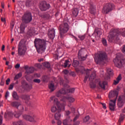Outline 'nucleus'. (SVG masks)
I'll return each instance as SVG.
<instances>
[{"instance_id":"61","label":"nucleus","mask_w":125,"mask_h":125,"mask_svg":"<svg viewBox=\"0 0 125 125\" xmlns=\"http://www.w3.org/2000/svg\"><path fill=\"white\" fill-rule=\"evenodd\" d=\"M14 25H15L14 22L12 21L10 23V27L12 29H12H13V27H14Z\"/></svg>"},{"instance_id":"30","label":"nucleus","mask_w":125,"mask_h":125,"mask_svg":"<svg viewBox=\"0 0 125 125\" xmlns=\"http://www.w3.org/2000/svg\"><path fill=\"white\" fill-rule=\"evenodd\" d=\"M61 118V114H60V112H57L55 114V119L57 121H59L60 118Z\"/></svg>"},{"instance_id":"11","label":"nucleus","mask_w":125,"mask_h":125,"mask_svg":"<svg viewBox=\"0 0 125 125\" xmlns=\"http://www.w3.org/2000/svg\"><path fill=\"white\" fill-rule=\"evenodd\" d=\"M119 95V91L118 90H114L111 91L109 93V98L110 99L115 97L114 100L117 101V98H118V96Z\"/></svg>"},{"instance_id":"24","label":"nucleus","mask_w":125,"mask_h":125,"mask_svg":"<svg viewBox=\"0 0 125 125\" xmlns=\"http://www.w3.org/2000/svg\"><path fill=\"white\" fill-rule=\"evenodd\" d=\"M121 80H122V75L120 74L117 78L116 80H114L113 84L117 85V84L120 83V81H121Z\"/></svg>"},{"instance_id":"22","label":"nucleus","mask_w":125,"mask_h":125,"mask_svg":"<svg viewBox=\"0 0 125 125\" xmlns=\"http://www.w3.org/2000/svg\"><path fill=\"white\" fill-rule=\"evenodd\" d=\"M89 12L91 14H93V15H94V14H95V12H96V9H95V7H94L92 5H91L90 6Z\"/></svg>"},{"instance_id":"18","label":"nucleus","mask_w":125,"mask_h":125,"mask_svg":"<svg viewBox=\"0 0 125 125\" xmlns=\"http://www.w3.org/2000/svg\"><path fill=\"white\" fill-rule=\"evenodd\" d=\"M63 87H64V89L62 88V89L60 90V91L62 94H67V93H68V92H67V88H68V87H70V86L65 83L63 84Z\"/></svg>"},{"instance_id":"38","label":"nucleus","mask_w":125,"mask_h":125,"mask_svg":"<svg viewBox=\"0 0 125 125\" xmlns=\"http://www.w3.org/2000/svg\"><path fill=\"white\" fill-rule=\"evenodd\" d=\"M107 72L108 75H109V76H110V77L113 76L114 75V72L113 71V70L111 69L110 68H108L107 69Z\"/></svg>"},{"instance_id":"2","label":"nucleus","mask_w":125,"mask_h":125,"mask_svg":"<svg viewBox=\"0 0 125 125\" xmlns=\"http://www.w3.org/2000/svg\"><path fill=\"white\" fill-rule=\"evenodd\" d=\"M34 46L36 47L37 52L42 53L45 50V44L46 43L43 39L36 38L34 41Z\"/></svg>"},{"instance_id":"52","label":"nucleus","mask_w":125,"mask_h":125,"mask_svg":"<svg viewBox=\"0 0 125 125\" xmlns=\"http://www.w3.org/2000/svg\"><path fill=\"white\" fill-rule=\"evenodd\" d=\"M21 116V113H20V112H18L14 115L15 117L17 118V119H18V118H19Z\"/></svg>"},{"instance_id":"47","label":"nucleus","mask_w":125,"mask_h":125,"mask_svg":"<svg viewBox=\"0 0 125 125\" xmlns=\"http://www.w3.org/2000/svg\"><path fill=\"white\" fill-rule=\"evenodd\" d=\"M89 120H90V117H89V116H87L85 117V118H84L83 122L86 123V122H88V121H89Z\"/></svg>"},{"instance_id":"36","label":"nucleus","mask_w":125,"mask_h":125,"mask_svg":"<svg viewBox=\"0 0 125 125\" xmlns=\"http://www.w3.org/2000/svg\"><path fill=\"white\" fill-rule=\"evenodd\" d=\"M54 84L52 83H51L48 87H49V89H50L51 91L52 92V91H54V90H55V88H54Z\"/></svg>"},{"instance_id":"64","label":"nucleus","mask_w":125,"mask_h":125,"mask_svg":"<svg viewBox=\"0 0 125 125\" xmlns=\"http://www.w3.org/2000/svg\"><path fill=\"white\" fill-rule=\"evenodd\" d=\"M65 115H66V116H69V115H71V112L69 110L66 111Z\"/></svg>"},{"instance_id":"25","label":"nucleus","mask_w":125,"mask_h":125,"mask_svg":"<svg viewBox=\"0 0 125 125\" xmlns=\"http://www.w3.org/2000/svg\"><path fill=\"white\" fill-rule=\"evenodd\" d=\"M21 98L23 100L29 101V100H30V96L28 95H21Z\"/></svg>"},{"instance_id":"49","label":"nucleus","mask_w":125,"mask_h":125,"mask_svg":"<svg viewBox=\"0 0 125 125\" xmlns=\"http://www.w3.org/2000/svg\"><path fill=\"white\" fill-rule=\"evenodd\" d=\"M69 75L70 76H72V77H74L77 76V75L76 74V73H75V72L74 71L69 72Z\"/></svg>"},{"instance_id":"57","label":"nucleus","mask_w":125,"mask_h":125,"mask_svg":"<svg viewBox=\"0 0 125 125\" xmlns=\"http://www.w3.org/2000/svg\"><path fill=\"white\" fill-rule=\"evenodd\" d=\"M14 86V83H12V84H10L9 87L8 88V89L9 90H10L11 89H13Z\"/></svg>"},{"instance_id":"58","label":"nucleus","mask_w":125,"mask_h":125,"mask_svg":"<svg viewBox=\"0 0 125 125\" xmlns=\"http://www.w3.org/2000/svg\"><path fill=\"white\" fill-rule=\"evenodd\" d=\"M35 66V67H37V68H39V69H41V68H42V65L40 63H36Z\"/></svg>"},{"instance_id":"7","label":"nucleus","mask_w":125,"mask_h":125,"mask_svg":"<svg viewBox=\"0 0 125 125\" xmlns=\"http://www.w3.org/2000/svg\"><path fill=\"white\" fill-rule=\"evenodd\" d=\"M26 54V46L24 42L21 41L18 45V53L19 56H22L25 55Z\"/></svg>"},{"instance_id":"63","label":"nucleus","mask_w":125,"mask_h":125,"mask_svg":"<svg viewBox=\"0 0 125 125\" xmlns=\"http://www.w3.org/2000/svg\"><path fill=\"white\" fill-rule=\"evenodd\" d=\"M101 104L103 105V109H106L107 107H106V104L101 103Z\"/></svg>"},{"instance_id":"40","label":"nucleus","mask_w":125,"mask_h":125,"mask_svg":"<svg viewBox=\"0 0 125 125\" xmlns=\"http://www.w3.org/2000/svg\"><path fill=\"white\" fill-rule=\"evenodd\" d=\"M66 99L70 103H73L75 101V99L71 97H67Z\"/></svg>"},{"instance_id":"55","label":"nucleus","mask_w":125,"mask_h":125,"mask_svg":"<svg viewBox=\"0 0 125 125\" xmlns=\"http://www.w3.org/2000/svg\"><path fill=\"white\" fill-rule=\"evenodd\" d=\"M4 83H5V81H4L3 78H2L1 80V82L0 83V85H4Z\"/></svg>"},{"instance_id":"28","label":"nucleus","mask_w":125,"mask_h":125,"mask_svg":"<svg viewBox=\"0 0 125 125\" xmlns=\"http://www.w3.org/2000/svg\"><path fill=\"white\" fill-rule=\"evenodd\" d=\"M12 97L15 100H19V96L16 91H14L12 93Z\"/></svg>"},{"instance_id":"26","label":"nucleus","mask_w":125,"mask_h":125,"mask_svg":"<svg viewBox=\"0 0 125 125\" xmlns=\"http://www.w3.org/2000/svg\"><path fill=\"white\" fill-rule=\"evenodd\" d=\"M21 105V104L18 102H13L11 103V105L13 107H15V108H17L18 109V107Z\"/></svg>"},{"instance_id":"53","label":"nucleus","mask_w":125,"mask_h":125,"mask_svg":"<svg viewBox=\"0 0 125 125\" xmlns=\"http://www.w3.org/2000/svg\"><path fill=\"white\" fill-rule=\"evenodd\" d=\"M34 83H41V80L40 79H34L33 80Z\"/></svg>"},{"instance_id":"59","label":"nucleus","mask_w":125,"mask_h":125,"mask_svg":"<svg viewBox=\"0 0 125 125\" xmlns=\"http://www.w3.org/2000/svg\"><path fill=\"white\" fill-rule=\"evenodd\" d=\"M79 118H80V115H76L75 117L73 119V122H76V121H77V120H78V119H79Z\"/></svg>"},{"instance_id":"54","label":"nucleus","mask_w":125,"mask_h":125,"mask_svg":"<svg viewBox=\"0 0 125 125\" xmlns=\"http://www.w3.org/2000/svg\"><path fill=\"white\" fill-rule=\"evenodd\" d=\"M59 81L60 82L61 85H62V84H63L64 83V80H63V79H62V78H59Z\"/></svg>"},{"instance_id":"1","label":"nucleus","mask_w":125,"mask_h":125,"mask_svg":"<svg viewBox=\"0 0 125 125\" xmlns=\"http://www.w3.org/2000/svg\"><path fill=\"white\" fill-rule=\"evenodd\" d=\"M120 35L123 36V37H125V29L120 31L118 29L111 30L108 36V42H120L119 36Z\"/></svg>"},{"instance_id":"29","label":"nucleus","mask_w":125,"mask_h":125,"mask_svg":"<svg viewBox=\"0 0 125 125\" xmlns=\"http://www.w3.org/2000/svg\"><path fill=\"white\" fill-rule=\"evenodd\" d=\"M72 13L75 17H77L78 16V15L79 14V9L77 8H74L73 9Z\"/></svg>"},{"instance_id":"56","label":"nucleus","mask_w":125,"mask_h":125,"mask_svg":"<svg viewBox=\"0 0 125 125\" xmlns=\"http://www.w3.org/2000/svg\"><path fill=\"white\" fill-rule=\"evenodd\" d=\"M96 34H97L98 37H100L101 36V35H102V32H101L100 30H98L96 32Z\"/></svg>"},{"instance_id":"5","label":"nucleus","mask_w":125,"mask_h":125,"mask_svg":"<svg viewBox=\"0 0 125 125\" xmlns=\"http://www.w3.org/2000/svg\"><path fill=\"white\" fill-rule=\"evenodd\" d=\"M32 20H33V16H32V13L29 11H26L24 13L21 17L22 21L25 24L30 23L32 21Z\"/></svg>"},{"instance_id":"20","label":"nucleus","mask_w":125,"mask_h":125,"mask_svg":"<svg viewBox=\"0 0 125 125\" xmlns=\"http://www.w3.org/2000/svg\"><path fill=\"white\" fill-rule=\"evenodd\" d=\"M90 73L91 74L89 77V81H90V82H92V81H93V80H94V79L96 77V73L95 72V71H91V70L90 74Z\"/></svg>"},{"instance_id":"13","label":"nucleus","mask_w":125,"mask_h":125,"mask_svg":"<svg viewBox=\"0 0 125 125\" xmlns=\"http://www.w3.org/2000/svg\"><path fill=\"white\" fill-rule=\"evenodd\" d=\"M125 103V99L124 98H122L121 96L119 97L118 100V106L119 108H122Z\"/></svg>"},{"instance_id":"34","label":"nucleus","mask_w":125,"mask_h":125,"mask_svg":"<svg viewBox=\"0 0 125 125\" xmlns=\"http://www.w3.org/2000/svg\"><path fill=\"white\" fill-rule=\"evenodd\" d=\"M40 16L41 18H43V19H49V14H44L41 15Z\"/></svg>"},{"instance_id":"41","label":"nucleus","mask_w":125,"mask_h":125,"mask_svg":"<svg viewBox=\"0 0 125 125\" xmlns=\"http://www.w3.org/2000/svg\"><path fill=\"white\" fill-rule=\"evenodd\" d=\"M25 31V27L23 26V25H21L20 26V32L21 34H24V32Z\"/></svg>"},{"instance_id":"42","label":"nucleus","mask_w":125,"mask_h":125,"mask_svg":"<svg viewBox=\"0 0 125 125\" xmlns=\"http://www.w3.org/2000/svg\"><path fill=\"white\" fill-rule=\"evenodd\" d=\"M32 4V1L30 0H27L25 2V5L27 7H30Z\"/></svg>"},{"instance_id":"16","label":"nucleus","mask_w":125,"mask_h":125,"mask_svg":"<svg viewBox=\"0 0 125 125\" xmlns=\"http://www.w3.org/2000/svg\"><path fill=\"white\" fill-rule=\"evenodd\" d=\"M110 102L109 103V109L110 110L113 112L115 111V108H116V100H110Z\"/></svg>"},{"instance_id":"44","label":"nucleus","mask_w":125,"mask_h":125,"mask_svg":"<svg viewBox=\"0 0 125 125\" xmlns=\"http://www.w3.org/2000/svg\"><path fill=\"white\" fill-rule=\"evenodd\" d=\"M54 104H56L57 106H60V102L58 101V99L55 98L54 99Z\"/></svg>"},{"instance_id":"62","label":"nucleus","mask_w":125,"mask_h":125,"mask_svg":"<svg viewBox=\"0 0 125 125\" xmlns=\"http://www.w3.org/2000/svg\"><path fill=\"white\" fill-rule=\"evenodd\" d=\"M9 83H10V79L8 78L7 80H6V84L8 85V84H9Z\"/></svg>"},{"instance_id":"12","label":"nucleus","mask_w":125,"mask_h":125,"mask_svg":"<svg viewBox=\"0 0 125 125\" xmlns=\"http://www.w3.org/2000/svg\"><path fill=\"white\" fill-rule=\"evenodd\" d=\"M48 36L49 39L53 40L55 38V30L53 28L49 29L48 31Z\"/></svg>"},{"instance_id":"10","label":"nucleus","mask_w":125,"mask_h":125,"mask_svg":"<svg viewBox=\"0 0 125 125\" xmlns=\"http://www.w3.org/2000/svg\"><path fill=\"white\" fill-rule=\"evenodd\" d=\"M85 51V49L84 48H81L78 52V59L80 60V61H84V60H86V57H87V55H86L85 57L83 56V52H84Z\"/></svg>"},{"instance_id":"32","label":"nucleus","mask_w":125,"mask_h":125,"mask_svg":"<svg viewBox=\"0 0 125 125\" xmlns=\"http://www.w3.org/2000/svg\"><path fill=\"white\" fill-rule=\"evenodd\" d=\"M7 117H8V118H9L10 119L12 118L13 117V113H12V112H8L7 114H6V113H5L4 118L6 119Z\"/></svg>"},{"instance_id":"4","label":"nucleus","mask_w":125,"mask_h":125,"mask_svg":"<svg viewBox=\"0 0 125 125\" xmlns=\"http://www.w3.org/2000/svg\"><path fill=\"white\" fill-rule=\"evenodd\" d=\"M106 59H107V54L105 52H101L95 56V62L98 65H104V61Z\"/></svg>"},{"instance_id":"46","label":"nucleus","mask_w":125,"mask_h":125,"mask_svg":"<svg viewBox=\"0 0 125 125\" xmlns=\"http://www.w3.org/2000/svg\"><path fill=\"white\" fill-rule=\"evenodd\" d=\"M70 62L68 60H66L65 61V62H64L63 64L62 65L63 67L64 68H66L67 66H68V63Z\"/></svg>"},{"instance_id":"60","label":"nucleus","mask_w":125,"mask_h":125,"mask_svg":"<svg viewBox=\"0 0 125 125\" xmlns=\"http://www.w3.org/2000/svg\"><path fill=\"white\" fill-rule=\"evenodd\" d=\"M63 73L64 74V75H68V74H70V72L69 71H68V70L65 69L63 71Z\"/></svg>"},{"instance_id":"27","label":"nucleus","mask_w":125,"mask_h":125,"mask_svg":"<svg viewBox=\"0 0 125 125\" xmlns=\"http://www.w3.org/2000/svg\"><path fill=\"white\" fill-rule=\"evenodd\" d=\"M124 120H125V115L124 114H121L120 117L118 120V125H121V123H122V122H123Z\"/></svg>"},{"instance_id":"9","label":"nucleus","mask_w":125,"mask_h":125,"mask_svg":"<svg viewBox=\"0 0 125 125\" xmlns=\"http://www.w3.org/2000/svg\"><path fill=\"white\" fill-rule=\"evenodd\" d=\"M50 5L46 2L45 1L41 2L40 5V8L41 11H46L47 9H49Z\"/></svg>"},{"instance_id":"6","label":"nucleus","mask_w":125,"mask_h":125,"mask_svg":"<svg viewBox=\"0 0 125 125\" xmlns=\"http://www.w3.org/2000/svg\"><path fill=\"white\" fill-rule=\"evenodd\" d=\"M60 36L61 39L63 38L64 34H66L69 31V25L68 24V21L67 22L63 21V23L60 25Z\"/></svg>"},{"instance_id":"50","label":"nucleus","mask_w":125,"mask_h":125,"mask_svg":"<svg viewBox=\"0 0 125 125\" xmlns=\"http://www.w3.org/2000/svg\"><path fill=\"white\" fill-rule=\"evenodd\" d=\"M78 38L80 39L81 41H83L85 38V36L84 35H79Z\"/></svg>"},{"instance_id":"17","label":"nucleus","mask_w":125,"mask_h":125,"mask_svg":"<svg viewBox=\"0 0 125 125\" xmlns=\"http://www.w3.org/2000/svg\"><path fill=\"white\" fill-rule=\"evenodd\" d=\"M23 85L24 86V88L25 90H27V91L31 90V89L33 88L32 85L28 84V83H27L26 81H23Z\"/></svg>"},{"instance_id":"45","label":"nucleus","mask_w":125,"mask_h":125,"mask_svg":"<svg viewBox=\"0 0 125 125\" xmlns=\"http://www.w3.org/2000/svg\"><path fill=\"white\" fill-rule=\"evenodd\" d=\"M102 42L103 45L104 46H107V41L106 40V39H105V38H103L102 39Z\"/></svg>"},{"instance_id":"37","label":"nucleus","mask_w":125,"mask_h":125,"mask_svg":"<svg viewBox=\"0 0 125 125\" xmlns=\"http://www.w3.org/2000/svg\"><path fill=\"white\" fill-rule=\"evenodd\" d=\"M80 64V62L78 61H73V62L72 65L74 67V68H76Z\"/></svg>"},{"instance_id":"33","label":"nucleus","mask_w":125,"mask_h":125,"mask_svg":"<svg viewBox=\"0 0 125 125\" xmlns=\"http://www.w3.org/2000/svg\"><path fill=\"white\" fill-rule=\"evenodd\" d=\"M67 93H74L75 92V88H70V87L67 88Z\"/></svg>"},{"instance_id":"31","label":"nucleus","mask_w":125,"mask_h":125,"mask_svg":"<svg viewBox=\"0 0 125 125\" xmlns=\"http://www.w3.org/2000/svg\"><path fill=\"white\" fill-rule=\"evenodd\" d=\"M91 72V70H87L86 71V76L85 77L84 79V82L86 83V81H87V79H88V77H89V74H90V72Z\"/></svg>"},{"instance_id":"19","label":"nucleus","mask_w":125,"mask_h":125,"mask_svg":"<svg viewBox=\"0 0 125 125\" xmlns=\"http://www.w3.org/2000/svg\"><path fill=\"white\" fill-rule=\"evenodd\" d=\"M58 108L55 105H53L51 107V111L52 113H55V112H61V107L59 105H57Z\"/></svg>"},{"instance_id":"3","label":"nucleus","mask_w":125,"mask_h":125,"mask_svg":"<svg viewBox=\"0 0 125 125\" xmlns=\"http://www.w3.org/2000/svg\"><path fill=\"white\" fill-rule=\"evenodd\" d=\"M114 65L117 68H122L123 65L125 63V59L123 58V55L121 53H118L116 58L113 60Z\"/></svg>"},{"instance_id":"21","label":"nucleus","mask_w":125,"mask_h":125,"mask_svg":"<svg viewBox=\"0 0 125 125\" xmlns=\"http://www.w3.org/2000/svg\"><path fill=\"white\" fill-rule=\"evenodd\" d=\"M107 84V82L106 81H99V85L101 87V88H103V89H105V85Z\"/></svg>"},{"instance_id":"14","label":"nucleus","mask_w":125,"mask_h":125,"mask_svg":"<svg viewBox=\"0 0 125 125\" xmlns=\"http://www.w3.org/2000/svg\"><path fill=\"white\" fill-rule=\"evenodd\" d=\"M24 69L26 70L25 74L29 75V74H32L35 72V68L33 67H29L28 65H25L24 66Z\"/></svg>"},{"instance_id":"48","label":"nucleus","mask_w":125,"mask_h":125,"mask_svg":"<svg viewBox=\"0 0 125 125\" xmlns=\"http://www.w3.org/2000/svg\"><path fill=\"white\" fill-rule=\"evenodd\" d=\"M90 86L91 88H95V87H96V84H94L93 82H91L90 83Z\"/></svg>"},{"instance_id":"35","label":"nucleus","mask_w":125,"mask_h":125,"mask_svg":"<svg viewBox=\"0 0 125 125\" xmlns=\"http://www.w3.org/2000/svg\"><path fill=\"white\" fill-rule=\"evenodd\" d=\"M24 124L21 120H20L17 122H14L13 125H24Z\"/></svg>"},{"instance_id":"51","label":"nucleus","mask_w":125,"mask_h":125,"mask_svg":"<svg viewBox=\"0 0 125 125\" xmlns=\"http://www.w3.org/2000/svg\"><path fill=\"white\" fill-rule=\"evenodd\" d=\"M56 95L57 97H61V95H62V94L61 92L59 90L58 92H57Z\"/></svg>"},{"instance_id":"23","label":"nucleus","mask_w":125,"mask_h":125,"mask_svg":"<svg viewBox=\"0 0 125 125\" xmlns=\"http://www.w3.org/2000/svg\"><path fill=\"white\" fill-rule=\"evenodd\" d=\"M77 73H81V74H83L84 71H85V69L83 66H81L79 68H77L76 69Z\"/></svg>"},{"instance_id":"15","label":"nucleus","mask_w":125,"mask_h":125,"mask_svg":"<svg viewBox=\"0 0 125 125\" xmlns=\"http://www.w3.org/2000/svg\"><path fill=\"white\" fill-rule=\"evenodd\" d=\"M23 118L29 122H35V115L34 114L32 115H23Z\"/></svg>"},{"instance_id":"39","label":"nucleus","mask_w":125,"mask_h":125,"mask_svg":"<svg viewBox=\"0 0 125 125\" xmlns=\"http://www.w3.org/2000/svg\"><path fill=\"white\" fill-rule=\"evenodd\" d=\"M42 64H43V66H44L46 68H47V69H49V68H50V63L49 62H45Z\"/></svg>"},{"instance_id":"8","label":"nucleus","mask_w":125,"mask_h":125,"mask_svg":"<svg viewBox=\"0 0 125 125\" xmlns=\"http://www.w3.org/2000/svg\"><path fill=\"white\" fill-rule=\"evenodd\" d=\"M114 8L115 5L111 3H107L103 8V13L107 14V13H109V12L112 11Z\"/></svg>"},{"instance_id":"43","label":"nucleus","mask_w":125,"mask_h":125,"mask_svg":"<svg viewBox=\"0 0 125 125\" xmlns=\"http://www.w3.org/2000/svg\"><path fill=\"white\" fill-rule=\"evenodd\" d=\"M21 77H22V73H20L19 74H18L17 75H16L14 78V80L15 81L16 80H18V79H20V78H21Z\"/></svg>"}]
</instances>
